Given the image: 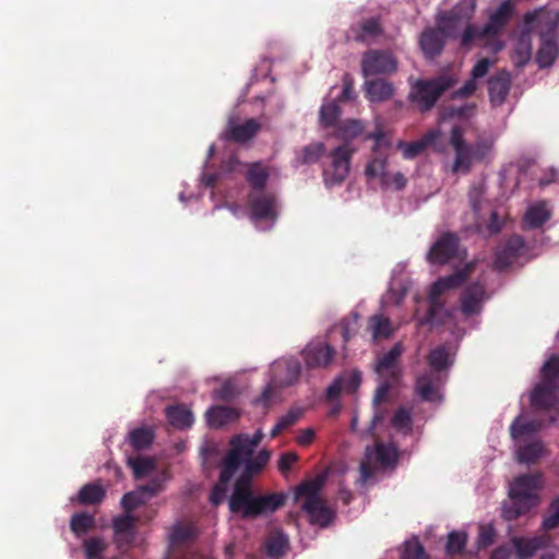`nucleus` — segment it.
Wrapping results in <instances>:
<instances>
[{
    "mask_svg": "<svg viewBox=\"0 0 559 559\" xmlns=\"http://www.w3.org/2000/svg\"><path fill=\"white\" fill-rule=\"evenodd\" d=\"M262 438L261 429H258L252 436L247 433L234 436L229 441L230 449L221 465L222 483L230 481L237 471L241 466L243 467L229 497L228 506L233 513H240L245 519L274 513L284 506L286 500L283 492L254 495L251 489V477L261 473L271 457V453L266 449H262L253 455Z\"/></svg>",
    "mask_w": 559,
    "mask_h": 559,
    "instance_id": "obj_1",
    "label": "nucleus"
},
{
    "mask_svg": "<svg viewBox=\"0 0 559 559\" xmlns=\"http://www.w3.org/2000/svg\"><path fill=\"white\" fill-rule=\"evenodd\" d=\"M543 480L539 474H527L516 477L509 488V502L502 506V515L513 521L526 514L539 501Z\"/></svg>",
    "mask_w": 559,
    "mask_h": 559,
    "instance_id": "obj_2",
    "label": "nucleus"
},
{
    "mask_svg": "<svg viewBox=\"0 0 559 559\" xmlns=\"http://www.w3.org/2000/svg\"><path fill=\"white\" fill-rule=\"evenodd\" d=\"M428 362L432 371L416 379L415 391L426 402L440 403L442 401L441 386L443 382L440 372L452 366L453 355L445 345H440L430 352Z\"/></svg>",
    "mask_w": 559,
    "mask_h": 559,
    "instance_id": "obj_3",
    "label": "nucleus"
},
{
    "mask_svg": "<svg viewBox=\"0 0 559 559\" xmlns=\"http://www.w3.org/2000/svg\"><path fill=\"white\" fill-rule=\"evenodd\" d=\"M468 272L469 265H466L464 269L459 270L451 275L440 277L432 284L428 295V313L423 318H418V310L415 312V318L418 322V325H430L431 328L438 326L444 324L453 316L455 309H445L443 304H441L438 298L444 292L459 287L466 280Z\"/></svg>",
    "mask_w": 559,
    "mask_h": 559,
    "instance_id": "obj_4",
    "label": "nucleus"
},
{
    "mask_svg": "<svg viewBox=\"0 0 559 559\" xmlns=\"http://www.w3.org/2000/svg\"><path fill=\"white\" fill-rule=\"evenodd\" d=\"M542 381L530 394V403L534 408L555 409L552 423H559V355H552L540 368Z\"/></svg>",
    "mask_w": 559,
    "mask_h": 559,
    "instance_id": "obj_5",
    "label": "nucleus"
},
{
    "mask_svg": "<svg viewBox=\"0 0 559 559\" xmlns=\"http://www.w3.org/2000/svg\"><path fill=\"white\" fill-rule=\"evenodd\" d=\"M324 483V476H317L311 480L301 483L295 489L296 499H302L301 510L308 514L312 524L320 527L329 526L335 519L334 510L328 507L320 497Z\"/></svg>",
    "mask_w": 559,
    "mask_h": 559,
    "instance_id": "obj_6",
    "label": "nucleus"
},
{
    "mask_svg": "<svg viewBox=\"0 0 559 559\" xmlns=\"http://www.w3.org/2000/svg\"><path fill=\"white\" fill-rule=\"evenodd\" d=\"M454 75L443 74L430 80H417L411 88L408 98L420 111L430 110L439 97L456 84Z\"/></svg>",
    "mask_w": 559,
    "mask_h": 559,
    "instance_id": "obj_7",
    "label": "nucleus"
},
{
    "mask_svg": "<svg viewBox=\"0 0 559 559\" xmlns=\"http://www.w3.org/2000/svg\"><path fill=\"white\" fill-rule=\"evenodd\" d=\"M300 364L296 359H283L272 365V377L263 389L261 395L253 403L267 408L277 401L276 386H288L294 384L300 376Z\"/></svg>",
    "mask_w": 559,
    "mask_h": 559,
    "instance_id": "obj_8",
    "label": "nucleus"
},
{
    "mask_svg": "<svg viewBox=\"0 0 559 559\" xmlns=\"http://www.w3.org/2000/svg\"><path fill=\"white\" fill-rule=\"evenodd\" d=\"M520 26L530 35H537L539 39L557 36L559 28V11L542 5L525 12Z\"/></svg>",
    "mask_w": 559,
    "mask_h": 559,
    "instance_id": "obj_9",
    "label": "nucleus"
},
{
    "mask_svg": "<svg viewBox=\"0 0 559 559\" xmlns=\"http://www.w3.org/2000/svg\"><path fill=\"white\" fill-rule=\"evenodd\" d=\"M280 214V202L272 193L251 192L249 195V218L260 230L275 225Z\"/></svg>",
    "mask_w": 559,
    "mask_h": 559,
    "instance_id": "obj_10",
    "label": "nucleus"
},
{
    "mask_svg": "<svg viewBox=\"0 0 559 559\" xmlns=\"http://www.w3.org/2000/svg\"><path fill=\"white\" fill-rule=\"evenodd\" d=\"M397 461V449L393 444L377 443L368 447L365 460L360 463V481L367 483L374 474L376 468L394 466Z\"/></svg>",
    "mask_w": 559,
    "mask_h": 559,
    "instance_id": "obj_11",
    "label": "nucleus"
},
{
    "mask_svg": "<svg viewBox=\"0 0 559 559\" xmlns=\"http://www.w3.org/2000/svg\"><path fill=\"white\" fill-rule=\"evenodd\" d=\"M355 151L356 148L348 144H341L330 152L331 163L323 168V179L328 187L338 186L346 179Z\"/></svg>",
    "mask_w": 559,
    "mask_h": 559,
    "instance_id": "obj_12",
    "label": "nucleus"
},
{
    "mask_svg": "<svg viewBox=\"0 0 559 559\" xmlns=\"http://www.w3.org/2000/svg\"><path fill=\"white\" fill-rule=\"evenodd\" d=\"M396 70L397 60L390 51L371 49L361 57V73L366 79L389 75Z\"/></svg>",
    "mask_w": 559,
    "mask_h": 559,
    "instance_id": "obj_13",
    "label": "nucleus"
},
{
    "mask_svg": "<svg viewBox=\"0 0 559 559\" xmlns=\"http://www.w3.org/2000/svg\"><path fill=\"white\" fill-rule=\"evenodd\" d=\"M476 0H459L451 11H441L436 16V23L450 33H456L473 17Z\"/></svg>",
    "mask_w": 559,
    "mask_h": 559,
    "instance_id": "obj_14",
    "label": "nucleus"
},
{
    "mask_svg": "<svg viewBox=\"0 0 559 559\" xmlns=\"http://www.w3.org/2000/svg\"><path fill=\"white\" fill-rule=\"evenodd\" d=\"M384 34L382 20L379 15L361 19L353 23L347 37L356 43L371 45L377 43Z\"/></svg>",
    "mask_w": 559,
    "mask_h": 559,
    "instance_id": "obj_15",
    "label": "nucleus"
},
{
    "mask_svg": "<svg viewBox=\"0 0 559 559\" xmlns=\"http://www.w3.org/2000/svg\"><path fill=\"white\" fill-rule=\"evenodd\" d=\"M461 258L459 238L453 233L442 234L431 246L427 259L432 264H445Z\"/></svg>",
    "mask_w": 559,
    "mask_h": 559,
    "instance_id": "obj_16",
    "label": "nucleus"
},
{
    "mask_svg": "<svg viewBox=\"0 0 559 559\" xmlns=\"http://www.w3.org/2000/svg\"><path fill=\"white\" fill-rule=\"evenodd\" d=\"M456 33H450L437 24V27L426 28L419 36V47L427 59H435L439 56L445 45L447 37L454 36Z\"/></svg>",
    "mask_w": 559,
    "mask_h": 559,
    "instance_id": "obj_17",
    "label": "nucleus"
},
{
    "mask_svg": "<svg viewBox=\"0 0 559 559\" xmlns=\"http://www.w3.org/2000/svg\"><path fill=\"white\" fill-rule=\"evenodd\" d=\"M335 355L334 348L326 342L312 340L302 350V357L308 368L328 367Z\"/></svg>",
    "mask_w": 559,
    "mask_h": 559,
    "instance_id": "obj_18",
    "label": "nucleus"
},
{
    "mask_svg": "<svg viewBox=\"0 0 559 559\" xmlns=\"http://www.w3.org/2000/svg\"><path fill=\"white\" fill-rule=\"evenodd\" d=\"M164 488L163 479H153L148 485L140 486L133 491L123 495L121 507L126 513H130L138 507L146 503L151 498L162 491Z\"/></svg>",
    "mask_w": 559,
    "mask_h": 559,
    "instance_id": "obj_19",
    "label": "nucleus"
},
{
    "mask_svg": "<svg viewBox=\"0 0 559 559\" xmlns=\"http://www.w3.org/2000/svg\"><path fill=\"white\" fill-rule=\"evenodd\" d=\"M114 543L119 550L128 549L135 538V518L123 513L112 519Z\"/></svg>",
    "mask_w": 559,
    "mask_h": 559,
    "instance_id": "obj_20",
    "label": "nucleus"
},
{
    "mask_svg": "<svg viewBox=\"0 0 559 559\" xmlns=\"http://www.w3.org/2000/svg\"><path fill=\"white\" fill-rule=\"evenodd\" d=\"M487 298L484 284L474 283L464 289L461 296L460 310L465 317L478 314L481 312L484 301Z\"/></svg>",
    "mask_w": 559,
    "mask_h": 559,
    "instance_id": "obj_21",
    "label": "nucleus"
},
{
    "mask_svg": "<svg viewBox=\"0 0 559 559\" xmlns=\"http://www.w3.org/2000/svg\"><path fill=\"white\" fill-rule=\"evenodd\" d=\"M525 249V240L521 236H512L502 248L497 250L495 267L503 271L509 267L522 254Z\"/></svg>",
    "mask_w": 559,
    "mask_h": 559,
    "instance_id": "obj_22",
    "label": "nucleus"
},
{
    "mask_svg": "<svg viewBox=\"0 0 559 559\" xmlns=\"http://www.w3.org/2000/svg\"><path fill=\"white\" fill-rule=\"evenodd\" d=\"M260 129L261 124L255 119H248L239 123L236 119L229 118L222 138L237 143H245L251 140Z\"/></svg>",
    "mask_w": 559,
    "mask_h": 559,
    "instance_id": "obj_23",
    "label": "nucleus"
},
{
    "mask_svg": "<svg viewBox=\"0 0 559 559\" xmlns=\"http://www.w3.org/2000/svg\"><path fill=\"white\" fill-rule=\"evenodd\" d=\"M511 75L507 70H500L488 80V94L493 106H501L509 95Z\"/></svg>",
    "mask_w": 559,
    "mask_h": 559,
    "instance_id": "obj_24",
    "label": "nucleus"
},
{
    "mask_svg": "<svg viewBox=\"0 0 559 559\" xmlns=\"http://www.w3.org/2000/svg\"><path fill=\"white\" fill-rule=\"evenodd\" d=\"M403 353L401 343H396L389 352L383 354L376 364L374 370L380 378H391L397 380L400 377V369L397 368V359Z\"/></svg>",
    "mask_w": 559,
    "mask_h": 559,
    "instance_id": "obj_25",
    "label": "nucleus"
},
{
    "mask_svg": "<svg viewBox=\"0 0 559 559\" xmlns=\"http://www.w3.org/2000/svg\"><path fill=\"white\" fill-rule=\"evenodd\" d=\"M514 13V5L511 0H503L499 7L489 13L488 21L484 24V31L491 36L498 35L508 24Z\"/></svg>",
    "mask_w": 559,
    "mask_h": 559,
    "instance_id": "obj_26",
    "label": "nucleus"
},
{
    "mask_svg": "<svg viewBox=\"0 0 559 559\" xmlns=\"http://www.w3.org/2000/svg\"><path fill=\"white\" fill-rule=\"evenodd\" d=\"M533 43L532 35L521 26L513 39L511 59L516 68H523L532 58Z\"/></svg>",
    "mask_w": 559,
    "mask_h": 559,
    "instance_id": "obj_27",
    "label": "nucleus"
},
{
    "mask_svg": "<svg viewBox=\"0 0 559 559\" xmlns=\"http://www.w3.org/2000/svg\"><path fill=\"white\" fill-rule=\"evenodd\" d=\"M441 136V131L439 129H432L428 131L424 136L419 140L413 142H404L399 141L396 143V148L400 150L405 159H414L424 153V151L435 141Z\"/></svg>",
    "mask_w": 559,
    "mask_h": 559,
    "instance_id": "obj_28",
    "label": "nucleus"
},
{
    "mask_svg": "<svg viewBox=\"0 0 559 559\" xmlns=\"http://www.w3.org/2000/svg\"><path fill=\"white\" fill-rule=\"evenodd\" d=\"M366 98L370 103H383L390 99L395 92L394 85L383 79H367L364 83Z\"/></svg>",
    "mask_w": 559,
    "mask_h": 559,
    "instance_id": "obj_29",
    "label": "nucleus"
},
{
    "mask_svg": "<svg viewBox=\"0 0 559 559\" xmlns=\"http://www.w3.org/2000/svg\"><path fill=\"white\" fill-rule=\"evenodd\" d=\"M511 543L519 559H527L539 549L548 546L549 538L545 535L534 537H513Z\"/></svg>",
    "mask_w": 559,
    "mask_h": 559,
    "instance_id": "obj_30",
    "label": "nucleus"
},
{
    "mask_svg": "<svg viewBox=\"0 0 559 559\" xmlns=\"http://www.w3.org/2000/svg\"><path fill=\"white\" fill-rule=\"evenodd\" d=\"M240 417L237 408L229 406H211L206 413V423L212 428H221L236 421Z\"/></svg>",
    "mask_w": 559,
    "mask_h": 559,
    "instance_id": "obj_31",
    "label": "nucleus"
},
{
    "mask_svg": "<svg viewBox=\"0 0 559 559\" xmlns=\"http://www.w3.org/2000/svg\"><path fill=\"white\" fill-rule=\"evenodd\" d=\"M551 217V209L547 201H537L528 205L525 215L524 224L526 227L535 229L543 226Z\"/></svg>",
    "mask_w": 559,
    "mask_h": 559,
    "instance_id": "obj_32",
    "label": "nucleus"
},
{
    "mask_svg": "<svg viewBox=\"0 0 559 559\" xmlns=\"http://www.w3.org/2000/svg\"><path fill=\"white\" fill-rule=\"evenodd\" d=\"M165 414L170 426L179 430L190 428L194 421L192 412L181 404L166 407Z\"/></svg>",
    "mask_w": 559,
    "mask_h": 559,
    "instance_id": "obj_33",
    "label": "nucleus"
},
{
    "mask_svg": "<svg viewBox=\"0 0 559 559\" xmlns=\"http://www.w3.org/2000/svg\"><path fill=\"white\" fill-rule=\"evenodd\" d=\"M559 55L558 38L540 39V46L536 52V63L540 69L550 68Z\"/></svg>",
    "mask_w": 559,
    "mask_h": 559,
    "instance_id": "obj_34",
    "label": "nucleus"
},
{
    "mask_svg": "<svg viewBox=\"0 0 559 559\" xmlns=\"http://www.w3.org/2000/svg\"><path fill=\"white\" fill-rule=\"evenodd\" d=\"M365 131V124L359 119H347L336 126L334 136L343 144L350 145V142L358 136L362 135Z\"/></svg>",
    "mask_w": 559,
    "mask_h": 559,
    "instance_id": "obj_35",
    "label": "nucleus"
},
{
    "mask_svg": "<svg viewBox=\"0 0 559 559\" xmlns=\"http://www.w3.org/2000/svg\"><path fill=\"white\" fill-rule=\"evenodd\" d=\"M270 177L267 167L261 162L251 163L246 171V180L252 192H264V187Z\"/></svg>",
    "mask_w": 559,
    "mask_h": 559,
    "instance_id": "obj_36",
    "label": "nucleus"
},
{
    "mask_svg": "<svg viewBox=\"0 0 559 559\" xmlns=\"http://www.w3.org/2000/svg\"><path fill=\"white\" fill-rule=\"evenodd\" d=\"M325 153V146L321 142L310 143L296 152L294 167L317 163Z\"/></svg>",
    "mask_w": 559,
    "mask_h": 559,
    "instance_id": "obj_37",
    "label": "nucleus"
},
{
    "mask_svg": "<svg viewBox=\"0 0 559 559\" xmlns=\"http://www.w3.org/2000/svg\"><path fill=\"white\" fill-rule=\"evenodd\" d=\"M105 497L106 490L102 485L90 483L79 490L76 500L80 504H98Z\"/></svg>",
    "mask_w": 559,
    "mask_h": 559,
    "instance_id": "obj_38",
    "label": "nucleus"
},
{
    "mask_svg": "<svg viewBox=\"0 0 559 559\" xmlns=\"http://www.w3.org/2000/svg\"><path fill=\"white\" fill-rule=\"evenodd\" d=\"M455 157L452 164L453 174L466 175L471 171L473 164L477 163L476 158L469 147V144L454 150Z\"/></svg>",
    "mask_w": 559,
    "mask_h": 559,
    "instance_id": "obj_39",
    "label": "nucleus"
},
{
    "mask_svg": "<svg viewBox=\"0 0 559 559\" xmlns=\"http://www.w3.org/2000/svg\"><path fill=\"white\" fill-rule=\"evenodd\" d=\"M540 428V424L536 420H524L519 415L511 424L510 433L513 440L521 441L525 437L534 435Z\"/></svg>",
    "mask_w": 559,
    "mask_h": 559,
    "instance_id": "obj_40",
    "label": "nucleus"
},
{
    "mask_svg": "<svg viewBox=\"0 0 559 559\" xmlns=\"http://www.w3.org/2000/svg\"><path fill=\"white\" fill-rule=\"evenodd\" d=\"M155 432L151 427H140L131 430L128 435L130 445L135 450H145L151 447Z\"/></svg>",
    "mask_w": 559,
    "mask_h": 559,
    "instance_id": "obj_41",
    "label": "nucleus"
},
{
    "mask_svg": "<svg viewBox=\"0 0 559 559\" xmlns=\"http://www.w3.org/2000/svg\"><path fill=\"white\" fill-rule=\"evenodd\" d=\"M376 155L368 160L365 175L368 180H378L380 182L383 177L388 174V157L381 153H374Z\"/></svg>",
    "mask_w": 559,
    "mask_h": 559,
    "instance_id": "obj_42",
    "label": "nucleus"
},
{
    "mask_svg": "<svg viewBox=\"0 0 559 559\" xmlns=\"http://www.w3.org/2000/svg\"><path fill=\"white\" fill-rule=\"evenodd\" d=\"M515 453L519 462L531 464L544 456L545 448L540 441L536 440L524 445H519Z\"/></svg>",
    "mask_w": 559,
    "mask_h": 559,
    "instance_id": "obj_43",
    "label": "nucleus"
},
{
    "mask_svg": "<svg viewBox=\"0 0 559 559\" xmlns=\"http://www.w3.org/2000/svg\"><path fill=\"white\" fill-rule=\"evenodd\" d=\"M391 425L402 435H411L413 431L412 412L405 407L397 408L391 418Z\"/></svg>",
    "mask_w": 559,
    "mask_h": 559,
    "instance_id": "obj_44",
    "label": "nucleus"
},
{
    "mask_svg": "<svg viewBox=\"0 0 559 559\" xmlns=\"http://www.w3.org/2000/svg\"><path fill=\"white\" fill-rule=\"evenodd\" d=\"M369 330L373 340L388 338L393 332L391 320L382 314H376L369 319Z\"/></svg>",
    "mask_w": 559,
    "mask_h": 559,
    "instance_id": "obj_45",
    "label": "nucleus"
},
{
    "mask_svg": "<svg viewBox=\"0 0 559 559\" xmlns=\"http://www.w3.org/2000/svg\"><path fill=\"white\" fill-rule=\"evenodd\" d=\"M391 380V378H381V383L378 385L376 390L373 396V406L376 408V412L371 420L372 427H376L379 423L383 420V414L380 412L379 405L389 394V391L392 385Z\"/></svg>",
    "mask_w": 559,
    "mask_h": 559,
    "instance_id": "obj_46",
    "label": "nucleus"
},
{
    "mask_svg": "<svg viewBox=\"0 0 559 559\" xmlns=\"http://www.w3.org/2000/svg\"><path fill=\"white\" fill-rule=\"evenodd\" d=\"M469 147L476 158V162L490 160L493 155L495 139H478L475 143L469 144Z\"/></svg>",
    "mask_w": 559,
    "mask_h": 559,
    "instance_id": "obj_47",
    "label": "nucleus"
},
{
    "mask_svg": "<svg viewBox=\"0 0 559 559\" xmlns=\"http://www.w3.org/2000/svg\"><path fill=\"white\" fill-rule=\"evenodd\" d=\"M340 116L341 109L336 100L323 103L319 112L320 124L325 128L333 127Z\"/></svg>",
    "mask_w": 559,
    "mask_h": 559,
    "instance_id": "obj_48",
    "label": "nucleus"
},
{
    "mask_svg": "<svg viewBox=\"0 0 559 559\" xmlns=\"http://www.w3.org/2000/svg\"><path fill=\"white\" fill-rule=\"evenodd\" d=\"M86 559H103L107 543L103 537L94 536L83 540Z\"/></svg>",
    "mask_w": 559,
    "mask_h": 559,
    "instance_id": "obj_49",
    "label": "nucleus"
},
{
    "mask_svg": "<svg viewBox=\"0 0 559 559\" xmlns=\"http://www.w3.org/2000/svg\"><path fill=\"white\" fill-rule=\"evenodd\" d=\"M288 538L283 533L271 535L266 540L267 555L273 558L284 556L288 549Z\"/></svg>",
    "mask_w": 559,
    "mask_h": 559,
    "instance_id": "obj_50",
    "label": "nucleus"
},
{
    "mask_svg": "<svg viewBox=\"0 0 559 559\" xmlns=\"http://www.w3.org/2000/svg\"><path fill=\"white\" fill-rule=\"evenodd\" d=\"M95 524L94 515L81 512L72 515L70 527L76 536L86 534Z\"/></svg>",
    "mask_w": 559,
    "mask_h": 559,
    "instance_id": "obj_51",
    "label": "nucleus"
},
{
    "mask_svg": "<svg viewBox=\"0 0 559 559\" xmlns=\"http://www.w3.org/2000/svg\"><path fill=\"white\" fill-rule=\"evenodd\" d=\"M197 535V530L192 524L176 523L173 525L169 540L171 544H182L192 539Z\"/></svg>",
    "mask_w": 559,
    "mask_h": 559,
    "instance_id": "obj_52",
    "label": "nucleus"
},
{
    "mask_svg": "<svg viewBox=\"0 0 559 559\" xmlns=\"http://www.w3.org/2000/svg\"><path fill=\"white\" fill-rule=\"evenodd\" d=\"M407 179L401 173L386 174L383 179L379 182L381 189L386 191H401L406 187Z\"/></svg>",
    "mask_w": 559,
    "mask_h": 559,
    "instance_id": "obj_53",
    "label": "nucleus"
},
{
    "mask_svg": "<svg viewBox=\"0 0 559 559\" xmlns=\"http://www.w3.org/2000/svg\"><path fill=\"white\" fill-rule=\"evenodd\" d=\"M490 35L489 32L484 31V25L478 26L475 24L466 23L462 34H461V45L468 46L476 39L483 38L484 36Z\"/></svg>",
    "mask_w": 559,
    "mask_h": 559,
    "instance_id": "obj_54",
    "label": "nucleus"
},
{
    "mask_svg": "<svg viewBox=\"0 0 559 559\" xmlns=\"http://www.w3.org/2000/svg\"><path fill=\"white\" fill-rule=\"evenodd\" d=\"M467 542V535L464 532H451L448 536L445 550L449 555H455L463 550Z\"/></svg>",
    "mask_w": 559,
    "mask_h": 559,
    "instance_id": "obj_55",
    "label": "nucleus"
},
{
    "mask_svg": "<svg viewBox=\"0 0 559 559\" xmlns=\"http://www.w3.org/2000/svg\"><path fill=\"white\" fill-rule=\"evenodd\" d=\"M425 549L417 538L406 540L402 551V559H421Z\"/></svg>",
    "mask_w": 559,
    "mask_h": 559,
    "instance_id": "obj_56",
    "label": "nucleus"
},
{
    "mask_svg": "<svg viewBox=\"0 0 559 559\" xmlns=\"http://www.w3.org/2000/svg\"><path fill=\"white\" fill-rule=\"evenodd\" d=\"M342 380L343 390L348 393H355L361 383V374L358 371H352L338 377Z\"/></svg>",
    "mask_w": 559,
    "mask_h": 559,
    "instance_id": "obj_57",
    "label": "nucleus"
},
{
    "mask_svg": "<svg viewBox=\"0 0 559 559\" xmlns=\"http://www.w3.org/2000/svg\"><path fill=\"white\" fill-rule=\"evenodd\" d=\"M343 88L341 94L337 96L336 102L354 100L356 94L354 91V79L349 73H345L342 78Z\"/></svg>",
    "mask_w": 559,
    "mask_h": 559,
    "instance_id": "obj_58",
    "label": "nucleus"
},
{
    "mask_svg": "<svg viewBox=\"0 0 559 559\" xmlns=\"http://www.w3.org/2000/svg\"><path fill=\"white\" fill-rule=\"evenodd\" d=\"M129 464L132 467L134 475L136 477L146 475L154 467L152 460H150L147 457L135 459L133 461H130Z\"/></svg>",
    "mask_w": 559,
    "mask_h": 559,
    "instance_id": "obj_59",
    "label": "nucleus"
},
{
    "mask_svg": "<svg viewBox=\"0 0 559 559\" xmlns=\"http://www.w3.org/2000/svg\"><path fill=\"white\" fill-rule=\"evenodd\" d=\"M407 292V286L400 285L396 280H393L389 287V298L392 300L393 304L400 305L403 299L405 298Z\"/></svg>",
    "mask_w": 559,
    "mask_h": 559,
    "instance_id": "obj_60",
    "label": "nucleus"
},
{
    "mask_svg": "<svg viewBox=\"0 0 559 559\" xmlns=\"http://www.w3.org/2000/svg\"><path fill=\"white\" fill-rule=\"evenodd\" d=\"M496 537V530L492 525H485L480 527L478 535V546L487 547L493 544Z\"/></svg>",
    "mask_w": 559,
    "mask_h": 559,
    "instance_id": "obj_61",
    "label": "nucleus"
},
{
    "mask_svg": "<svg viewBox=\"0 0 559 559\" xmlns=\"http://www.w3.org/2000/svg\"><path fill=\"white\" fill-rule=\"evenodd\" d=\"M559 525V498L551 503V513L543 521L545 530H552Z\"/></svg>",
    "mask_w": 559,
    "mask_h": 559,
    "instance_id": "obj_62",
    "label": "nucleus"
},
{
    "mask_svg": "<svg viewBox=\"0 0 559 559\" xmlns=\"http://www.w3.org/2000/svg\"><path fill=\"white\" fill-rule=\"evenodd\" d=\"M493 64V60H490L488 58H483L473 67L471 71V76L475 80L484 78L488 71L489 68Z\"/></svg>",
    "mask_w": 559,
    "mask_h": 559,
    "instance_id": "obj_63",
    "label": "nucleus"
},
{
    "mask_svg": "<svg viewBox=\"0 0 559 559\" xmlns=\"http://www.w3.org/2000/svg\"><path fill=\"white\" fill-rule=\"evenodd\" d=\"M476 106L474 104H464L459 107H452L449 115L451 117L468 119L474 116Z\"/></svg>",
    "mask_w": 559,
    "mask_h": 559,
    "instance_id": "obj_64",
    "label": "nucleus"
}]
</instances>
